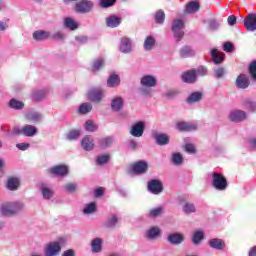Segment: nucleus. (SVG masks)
I'll return each mask as SVG.
<instances>
[{
  "instance_id": "052dcab7",
  "label": "nucleus",
  "mask_w": 256,
  "mask_h": 256,
  "mask_svg": "<svg viewBox=\"0 0 256 256\" xmlns=\"http://www.w3.org/2000/svg\"><path fill=\"white\" fill-rule=\"evenodd\" d=\"M224 74H225L224 68H217V70H215L216 78H222Z\"/></svg>"
},
{
  "instance_id": "79ce46f5",
  "label": "nucleus",
  "mask_w": 256,
  "mask_h": 256,
  "mask_svg": "<svg viewBox=\"0 0 256 256\" xmlns=\"http://www.w3.org/2000/svg\"><path fill=\"white\" fill-rule=\"evenodd\" d=\"M96 211V203H89L83 209V213L89 215L90 213H94Z\"/></svg>"
},
{
  "instance_id": "5fc2aeb1",
  "label": "nucleus",
  "mask_w": 256,
  "mask_h": 256,
  "mask_svg": "<svg viewBox=\"0 0 256 256\" xmlns=\"http://www.w3.org/2000/svg\"><path fill=\"white\" fill-rule=\"evenodd\" d=\"M108 160H109V155H107V154L98 155V157H97V163L99 165H103L104 163H107Z\"/></svg>"
},
{
  "instance_id": "6e6d98bb",
  "label": "nucleus",
  "mask_w": 256,
  "mask_h": 256,
  "mask_svg": "<svg viewBox=\"0 0 256 256\" xmlns=\"http://www.w3.org/2000/svg\"><path fill=\"white\" fill-rule=\"evenodd\" d=\"M103 64H104L103 58H99L98 60H95V62L93 63V70H99V68H101Z\"/></svg>"
},
{
  "instance_id": "2eb2a0df",
  "label": "nucleus",
  "mask_w": 256,
  "mask_h": 256,
  "mask_svg": "<svg viewBox=\"0 0 256 256\" xmlns=\"http://www.w3.org/2000/svg\"><path fill=\"white\" fill-rule=\"evenodd\" d=\"M134 173H145L148 169L147 161H137L132 166Z\"/></svg>"
},
{
  "instance_id": "69168bd1",
  "label": "nucleus",
  "mask_w": 256,
  "mask_h": 256,
  "mask_svg": "<svg viewBox=\"0 0 256 256\" xmlns=\"http://www.w3.org/2000/svg\"><path fill=\"white\" fill-rule=\"evenodd\" d=\"M16 147H18V149H21L22 151H25L26 149H28V147H30V144L22 142L21 144H17Z\"/></svg>"
},
{
  "instance_id": "6ab92c4d",
  "label": "nucleus",
  "mask_w": 256,
  "mask_h": 256,
  "mask_svg": "<svg viewBox=\"0 0 256 256\" xmlns=\"http://www.w3.org/2000/svg\"><path fill=\"white\" fill-rule=\"evenodd\" d=\"M19 185H20L19 177L8 178L7 188L10 189L11 191H15L16 189H18Z\"/></svg>"
},
{
  "instance_id": "f8f14e48",
  "label": "nucleus",
  "mask_w": 256,
  "mask_h": 256,
  "mask_svg": "<svg viewBox=\"0 0 256 256\" xmlns=\"http://www.w3.org/2000/svg\"><path fill=\"white\" fill-rule=\"evenodd\" d=\"M247 30H256V14H248L244 20Z\"/></svg>"
},
{
  "instance_id": "1a4fd4ad",
  "label": "nucleus",
  "mask_w": 256,
  "mask_h": 256,
  "mask_svg": "<svg viewBox=\"0 0 256 256\" xmlns=\"http://www.w3.org/2000/svg\"><path fill=\"white\" fill-rule=\"evenodd\" d=\"M49 171L54 175L63 176L69 173V168L67 165H55L54 167H50Z\"/></svg>"
},
{
  "instance_id": "603ef678",
  "label": "nucleus",
  "mask_w": 256,
  "mask_h": 256,
  "mask_svg": "<svg viewBox=\"0 0 256 256\" xmlns=\"http://www.w3.org/2000/svg\"><path fill=\"white\" fill-rule=\"evenodd\" d=\"M249 72H250L252 78H254V80H256V60H254V62H251L250 66H249Z\"/></svg>"
},
{
  "instance_id": "bb28decb",
  "label": "nucleus",
  "mask_w": 256,
  "mask_h": 256,
  "mask_svg": "<svg viewBox=\"0 0 256 256\" xmlns=\"http://www.w3.org/2000/svg\"><path fill=\"white\" fill-rule=\"evenodd\" d=\"M50 32H47V30H36L33 33V38L35 40H44L45 38H49Z\"/></svg>"
},
{
  "instance_id": "4c0bfd02",
  "label": "nucleus",
  "mask_w": 256,
  "mask_h": 256,
  "mask_svg": "<svg viewBox=\"0 0 256 256\" xmlns=\"http://www.w3.org/2000/svg\"><path fill=\"white\" fill-rule=\"evenodd\" d=\"M155 44V38L153 36H148L144 42V48L146 50H151Z\"/></svg>"
},
{
  "instance_id": "393cba45",
  "label": "nucleus",
  "mask_w": 256,
  "mask_h": 256,
  "mask_svg": "<svg viewBox=\"0 0 256 256\" xmlns=\"http://www.w3.org/2000/svg\"><path fill=\"white\" fill-rule=\"evenodd\" d=\"M107 26H110L111 28H115L116 26H119L121 24V18L119 16H109L106 20Z\"/></svg>"
},
{
  "instance_id": "aec40b11",
  "label": "nucleus",
  "mask_w": 256,
  "mask_h": 256,
  "mask_svg": "<svg viewBox=\"0 0 256 256\" xmlns=\"http://www.w3.org/2000/svg\"><path fill=\"white\" fill-rule=\"evenodd\" d=\"M157 80L154 76H143L141 78V84L142 86H148L152 88L153 86H156Z\"/></svg>"
},
{
  "instance_id": "4d7b16f0",
  "label": "nucleus",
  "mask_w": 256,
  "mask_h": 256,
  "mask_svg": "<svg viewBox=\"0 0 256 256\" xmlns=\"http://www.w3.org/2000/svg\"><path fill=\"white\" fill-rule=\"evenodd\" d=\"M223 47H224V50L226 52H233V50L235 48V46H234V44L232 42H224V46Z\"/></svg>"
},
{
  "instance_id": "4be33fe9",
  "label": "nucleus",
  "mask_w": 256,
  "mask_h": 256,
  "mask_svg": "<svg viewBox=\"0 0 256 256\" xmlns=\"http://www.w3.org/2000/svg\"><path fill=\"white\" fill-rule=\"evenodd\" d=\"M168 241L173 245H179L180 243H183L184 237L180 233H173L172 235H169Z\"/></svg>"
},
{
  "instance_id": "b1692460",
  "label": "nucleus",
  "mask_w": 256,
  "mask_h": 256,
  "mask_svg": "<svg viewBox=\"0 0 256 256\" xmlns=\"http://www.w3.org/2000/svg\"><path fill=\"white\" fill-rule=\"evenodd\" d=\"M209 245L212 249L222 250L225 247V242L222 239H211Z\"/></svg>"
},
{
  "instance_id": "8fccbe9b",
  "label": "nucleus",
  "mask_w": 256,
  "mask_h": 256,
  "mask_svg": "<svg viewBox=\"0 0 256 256\" xmlns=\"http://www.w3.org/2000/svg\"><path fill=\"white\" fill-rule=\"evenodd\" d=\"M117 221H118L117 215H111V217L108 219L106 225H107V227H115Z\"/></svg>"
},
{
  "instance_id": "f3484780",
  "label": "nucleus",
  "mask_w": 256,
  "mask_h": 256,
  "mask_svg": "<svg viewBox=\"0 0 256 256\" xmlns=\"http://www.w3.org/2000/svg\"><path fill=\"white\" fill-rule=\"evenodd\" d=\"M211 56L215 64H221L225 58V54H223V52H219L217 48H213L211 50Z\"/></svg>"
},
{
  "instance_id": "c03bdc74",
  "label": "nucleus",
  "mask_w": 256,
  "mask_h": 256,
  "mask_svg": "<svg viewBox=\"0 0 256 256\" xmlns=\"http://www.w3.org/2000/svg\"><path fill=\"white\" fill-rule=\"evenodd\" d=\"M183 211L184 213H195L196 211V207L193 203H185V205L183 206Z\"/></svg>"
},
{
  "instance_id": "e433bc0d",
  "label": "nucleus",
  "mask_w": 256,
  "mask_h": 256,
  "mask_svg": "<svg viewBox=\"0 0 256 256\" xmlns=\"http://www.w3.org/2000/svg\"><path fill=\"white\" fill-rule=\"evenodd\" d=\"M26 118L28 120H31L32 122H39L42 116L38 112H29L28 114H26Z\"/></svg>"
},
{
  "instance_id": "f257e3e1",
  "label": "nucleus",
  "mask_w": 256,
  "mask_h": 256,
  "mask_svg": "<svg viewBox=\"0 0 256 256\" xmlns=\"http://www.w3.org/2000/svg\"><path fill=\"white\" fill-rule=\"evenodd\" d=\"M24 204L21 201H15L13 203H3L0 207L2 215L9 216L14 215L22 211Z\"/></svg>"
},
{
  "instance_id": "f03ea898",
  "label": "nucleus",
  "mask_w": 256,
  "mask_h": 256,
  "mask_svg": "<svg viewBox=\"0 0 256 256\" xmlns=\"http://www.w3.org/2000/svg\"><path fill=\"white\" fill-rule=\"evenodd\" d=\"M65 243V239H59V241H53L49 243L45 248V256H56L60 253L63 245ZM31 256H41V255H31Z\"/></svg>"
},
{
  "instance_id": "c9c22d12",
  "label": "nucleus",
  "mask_w": 256,
  "mask_h": 256,
  "mask_svg": "<svg viewBox=\"0 0 256 256\" xmlns=\"http://www.w3.org/2000/svg\"><path fill=\"white\" fill-rule=\"evenodd\" d=\"M91 110H92V104H90L89 102H86L80 105L79 113L88 114L89 112H91Z\"/></svg>"
},
{
  "instance_id": "f704fd0d",
  "label": "nucleus",
  "mask_w": 256,
  "mask_h": 256,
  "mask_svg": "<svg viewBox=\"0 0 256 256\" xmlns=\"http://www.w3.org/2000/svg\"><path fill=\"white\" fill-rule=\"evenodd\" d=\"M200 100H202V93L201 92H193L192 94H190V96L188 98V103L193 104L194 102H199Z\"/></svg>"
},
{
  "instance_id": "cd10ccee",
  "label": "nucleus",
  "mask_w": 256,
  "mask_h": 256,
  "mask_svg": "<svg viewBox=\"0 0 256 256\" xmlns=\"http://www.w3.org/2000/svg\"><path fill=\"white\" fill-rule=\"evenodd\" d=\"M102 243L103 241L99 237L93 239L91 244L93 253H100V251H102Z\"/></svg>"
},
{
  "instance_id": "c85d7f7f",
  "label": "nucleus",
  "mask_w": 256,
  "mask_h": 256,
  "mask_svg": "<svg viewBox=\"0 0 256 256\" xmlns=\"http://www.w3.org/2000/svg\"><path fill=\"white\" fill-rule=\"evenodd\" d=\"M200 8V4L199 2H195V0H191V2H188V4H186V12L189 13H193V12H197Z\"/></svg>"
},
{
  "instance_id": "c756f323",
  "label": "nucleus",
  "mask_w": 256,
  "mask_h": 256,
  "mask_svg": "<svg viewBox=\"0 0 256 256\" xmlns=\"http://www.w3.org/2000/svg\"><path fill=\"white\" fill-rule=\"evenodd\" d=\"M160 235V229L159 227H151V229H148L146 232V237L148 239H155Z\"/></svg>"
},
{
  "instance_id": "4468645a",
  "label": "nucleus",
  "mask_w": 256,
  "mask_h": 256,
  "mask_svg": "<svg viewBox=\"0 0 256 256\" xmlns=\"http://www.w3.org/2000/svg\"><path fill=\"white\" fill-rule=\"evenodd\" d=\"M250 84V80L248 78V76H246V74H240L236 80V86L238 88H242V89H245V88H248Z\"/></svg>"
},
{
  "instance_id": "7ed1b4c3",
  "label": "nucleus",
  "mask_w": 256,
  "mask_h": 256,
  "mask_svg": "<svg viewBox=\"0 0 256 256\" xmlns=\"http://www.w3.org/2000/svg\"><path fill=\"white\" fill-rule=\"evenodd\" d=\"M212 184L215 189L224 191L227 189L228 181L223 173L214 172L212 173Z\"/></svg>"
},
{
  "instance_id": "2f4dec72",
  "label": "nucleus",
  "mask_w": 256,
  "mask_h": 256,
  "mask_svg": "<svg viewBox=\"0 0 256 256\" xmlns=\"http://www.w3.org/2000/svg\"><path fill=\"white\" fill-rule=\"evenodd\" d=\"M64 25L66 26V28H69L70 30H76V28H78V23L70 17L64 19Z\"/></svg>"
},
{
  "instance_id": "473e14b6",
  "label": "nucleus",
  "mask_w": 256,
  "mask_h": 256,
  "mask_svg": "<svg viewBox=\"0 0 256 256\" xmlns=\"http://www.w3.org/2000/svg\"><path fill=\"white\" fill-rule=\"evenodd\" d=\"M84 128L87 132H96L98 130V126L93 120H87L86 124H84Z\"/></svg>"
},
{
  "instance_id": "0e129e2a",
  "label": "nucleus",
  "mask_w": 256,
  "mask_h": 256,
  "mask_svg": "<svg viewBox=\"0 0 256 256\" xmlns=\"http://www.w3.org/2000/svg\"><path fill=\"white\" fill-rule=\"evenodd\" d=\"M185 149L188 153H195L196 151V147L193 144H186Z\"/></svg>"
},
{
  "instance_id": "ddd939ff",
  "label": "nucleus",
  "mask_w": 256,
  "mask_h": 256,
  "mask_svg": "<svg viewBox=\"0 0 256 256\" xmlns=\"http://www.w3.org/2000/svg\"><path fill=\"white\" fill-rule=\"evenodd\" d=\"M246 119V112L242 110H234L230 113V120L232 122H243Z\"/></svg>"
},
{
  "instance_id": "a878e982",
  "label": "nucleus",
  "mask_w": 256,
  "mask_h": 256,
  "mask_svg": "<svg viewBox=\"0 0 256 256\" xmlns=\"http://www.w3.org/2000/svg\"><path fill=\"white\" fill-rule=\"evenodd\" d=\"M120 84V78L117 74H111L107 80V85L110 88H114L115 86H119Z\"/></svg>"
},
{
  "instance_id": "bf43d9fd",
  "label": "nucleus",
  "mask_w": 256,
  "mask_h": 256,
  "mask_svg": "<svg viewBox=\"0 0 256 256\" xmlns=\"http://www.w3.org/2000/svg\"><path fill=\"white\" fill-rule=\"evenodd\" d=\"M208 72V69L206 68V66H199V68L197 69V74H200L201 76H205Z\"/></svg>"
},
{
  "instance_id": "423d86ee",
  "label": "nucleus",
  "mask_w": 256,
  "mask_h": 256,
  "mask_svg": "<svg viewBox=\"0 0 256 256\" xmlns=\"http://www.w3.org/2000/svg\"><path fill=\"white\" fill-rule=\"evenodd\" d=\"M148 190L155 195L163 191V183L159 179H152L148 182Z\"/></svg>"
},
{
  "instance_id": "a19ab883",
  "label": "nucleus",
  "mask_w": 256,
  "mask_h": 256,
  "mask_svg": "<svg viewBox=\"0 0 256 256\" xmlns=\"http://www.w3.org/2000/svg\"><path fill=\"white\" fill-rule=\"evenodd\" d=\"M202 239H204L203 231H196L193 234L192 242L195 243V244H198V243H200V241H202Z\"/></svg>"
},
{
  "instance_id": "58836bf2",
  "label": "nucleus",
  "mask_w": 256,
  "mask_h": 256,
  "mask_svg": "<svg viewBox=\"0 0 256 256\" xmlns=\"http://www.w3.org/2000/svg\"><path fill=\"white\" fill-rule=\"evenodd\" d=\"M10 108H14V110H21L24 108L23 102H20L19 100H15L14 98L10 100Z\"/></svg>"
},
{
  "instance_id": "13d9d810",
  "label": "nucleus",
  "mask_w": 256,
  "mask_h": 256,
  "mask_svg": "<svg viewBox=\"0 0 256 256\" xmlns=\"http://www.w3.org/2000/svg\"><path fill=\"white\" fill-rule=\"evenodd\" d=\"M64 188L66 191H75L77 189V184L76 183H67L64 185Z\"/></svg>"
},
{
  "instance_id": "774afa93",
  "label": "nucleus",
  "mask_w": 256,
  "mask_h": 256,
  "mask_svg": "<svg viewBox=\"0 0 256 256\" xmlns=\"http://www.w3.org/2000/svg\"><path fill=\"white\" fill-rule=\"evenodd\" d=\"M62 256H75V251H73V249H68V251H64Z\"/></svg>"
},
{
  "instance_id": "7c9ffc66",
  "label": "nucleus",
  "mask_w": 256,
  "mask_h": 256,
  "mask_svg": "<svg viewBox=\"0 0 256 256\" xmlns=\"http://www.w3.org/2000/svg\"><path fill=\"white\" fill-rule=\"evenodd\" d=\"M123 104H124L123 98L117 97L112 100L111 106L113 110L119 111L121 110V108H123Z\"/></svg>"
},
{
  "instance_id": "864d4df0",
  "label": "nucleus",
  "mask_w": 256,
  "mask_h": 256,
  "mask_svg": "<svg viewBox=\"0 0 256 256\" xmlns=\"http://www.w3.org/2000/svg\"><path fill=\"white\" fill-rule=\"evenodd\" d=\"M116 0H100V5L103 8H108L109 6L115 5Z\"/></svg>"
},
{
  "instance_id": "a18cd8bd",
  "label": "nucleus",
  "mask_w": 256,
  "mask_h": 256,
  "mask_svg": "<svg viewBox=\"0 0 256 256\" xmlns=\"http://www.w3.org/2000/svg\"><path fill=\"white\" fill-rule=\"evenodd\" d=\"M155 20L156 22L162 24L165 20V12L164 10H158L155 14Z\"/></svg>"
},
{
  "instance_id": "e2e57ef3",
  "label": "nucleus",
  "mask_w": 256,
  "mask_h": 256,
  "mask_svg": "<svg viewBox=\"0 0 256 256\" xmlns=\"http://www.w3.org/2000/svg\"><path fill=\"white\" fill-rule=\"evenodd\" d=\"M237 22V18L234 14L228 16V24H230V26H233L234 24H236Z\"/></svg>"
},
{
  "instance_id": "5701e85b",
  "label": "nucleus",
  "mask_w": 256,
  "mask_h": 256,
  "mask_svg": "<svg viewBox=\"0 0 256 256\" xmlns=\"http://www.w3.org/2000/svg\"><path fill=\"white\" fill-rule=\"evenodd\" d=\"M180 56H182V58L195 56V50H193L191 46H183V48L180 49Z\"/></svg>"
},
{
  "instance_id": "a211bd4d",
  "label": "nucleus",
  "mask_w": 256,
  "mask_h": 256,
  "mask_svg": "<svg viewBox=\"0 0 256 256\" xmlns=\"http://www.w3.org/2000/svg\"><path fill=\"white\" fill-rule=\"evenodd\" d=\"M94 145V140L93 138H91V136H85L84 138H82L81 146L86 151H91V149L94 148Z\"/></svg>"
},
{
  "instance_id": "3c124183",
  "label": "nucleus",
  "mask_w": 256,
  "mask_h": 256,
  "mask_svg": "<svg viewBox=\"0 0 256 256\" xmlns=\"http://www.w3.org/2000/svg\"><path fill=\"white\" fill-rule=\"evenodd\" d=\"M172 159L173 163H175L176 165L183 163V155H181V153H174Z\"/></svg>"
},
{
  "instance_id": "39448f33",
  "label": "nucleus",
  "mask_w": 256,
  "mask_h": 256,
  "mask_svg": "<svg viewBox=\"0 0 256 256\" xmlns=\"http://www.w3.org/2000/svg\"><path fill=\"white\" fill-rule=\"evenodd\" d=\"M12 134L14 135H26L27 137H33V135L37 134V128L35 126H24L23 128L15 127L12 130Z\"/></svg>"
},
{
  "instance_id": "9b49d317",
  "label": "nucleus",
  "mask_w": 256,
  "mask_h": 256,
  "mask_svg": "<svg viewBox=\"0 0 256 256\" xmlns=\"http://www.w3.org/2000/svg\"><path fill=\"white\" fill-rule=\"evenodd\" d=\"M197 124H191L190 122H178L177 130L180 132H191L193 130H197Z\"/></svg>"
},
{
  "instance_id": "09e8293b",
  "label": "nucleus",
  "mask_w": 256,
  "mask_h": 256,
  "mask_svg": "<svg viewBox=\"0 0 256 256\" xmlns=\"http://www.w3.org/2000/svg\"><path fill=\"white\" fill-rule=\"evenodd\" d=\"M112 143H113V138H103L100 141V146L103 148H106V147H110V145H112Z\"/></svg>"
},
{
  "instance_id": "dca6fc26",
  "label": "nucleus",
  "mask_w": 256,
  "mask_h": 256,
  "mask_svg": "<svg viewBox=\"0 0 256 256\" xmlns=\"http://www.w3.org/2000/svg\"><path fill=\"white\" fill-rule=\"evenodd\" d=\"M182 80L189 84L195 82L197 80V72H195V70H188V72H184V74H182Z\"/></svg>"
},
{
  "instance_id": "6e6552de",
  "label": "nucleus",
  "mask_w": 256,
  "mask_h": 256,
  "mask_svg": "<svg viewBox=\"0 0 256 256\" xmlns=\"http://www.w3.org/2000/svg\"><path fill=\"white\" fill-rule=\"evenodd\" d=\"M103 96L104 91L101 88H92V90L88 92V99L92 102H101Z\"/></svg>"
},
{
  "instance_id": "338daca9",
  "label": "nucleus",
  "mask_w": 256,
  "mask_h": 256,
  "mask_svg": "<svg viewBox=\"0 0 256 256\" xmlns=\"http://www.w3.org/2000/svg\"><path fill=\"white\" fill-rule=\"evenodd\" d=\"M220 24L219 22H217V20H211L210 21V28H212L213 30L219 28Z\"/></svg>"
},
{
  "instance_id": "20e7f679",
  "label": "nucleus",
  "mask_w": 256,
  "mask_h": 256,
  "mask_svg": "<svg viewBox=\"0 0 256 256\" xmlns=\"http://www.w3.org/2000/svg\"><path fill=\"white\" fill-rule=\"evenodd\" d=\"M183 28H185L183 20H180L179 18L175 19L172 24V30L177 41H180L185 34Z\"/></svg>"
},
{
  "instance_id": "9d476101",
  "label": "nucleus",
  "mask_w": 256,
  "mask_h": 256,
  "mask_svg": "<svg viewBox=\"0 0 256 256\" xmlns=\"http://www.w3.org/2000/svg\"><path fill=\"white\" fill-rule=\"evenodd\" d=\"M144 130V122H137L132 126L130 134L134 135V137H142V135L144 134Z\"/></svg>"
},
{
  "instance_id": "37998d69",
  "label": "nucleus",
  "mask_w": 256,
  "mask_h": 256,
  "mask_svg": "<svg viewBox=\"0 0 256 256\" xmlns=\"http://www.w3.org/2000/svg\"><path fill=\"white\" fill-rule=\"evenodd\" d=\"M42 195L44 199H51L54 195V191L49 189V187H42Z\"/></svg>"
},
{
  "instance_id": "de8ad7c7",
  "label": "nucleus",
  "mask_w": 256,
  "mask_h": 256,
  "mask_svg": "<svg viewBox=\"0 0 256 256\" xmlns=\"http://www.w3.org/2000/svg\"><path fill=\"white\" fill-rule=\"evenodd\" d=\"M80 135V130H71V132L67 134V139H70V141H72V139H77V137H80Z\"/></svg>"
},
{
  "instance_id": "ea45409f",
  "label": "nucleus",
  "mask_w": 256,
  "mask_h": 256,
  "mask_svg": "<svg viewBox=\"0 0 256 256\" xmlns=\"http://www.w3.org/2000/svg\"><path fill=\"white\" fill-rule=\"evenodd\" d=\"M46 94L47 92H45V90H38L37 92H33L32 98L36 102H39L40 100H42V98H44V96H46Z\"/></svg>"
},
{
  "instance_id": "0eeeda50",
  "label": "nucleus",
  "mask_w": 256,
  "mask_h": 256,
  "mask_svg": "<svg viewBox=\"0 0 256 256\" xmlns=\"http://www.w3.org/2000/svg\"><path fill=\"white\" fill-rule=\"evenodd\" d=\"M94 4L92 0H80V2H76V11L77 12H90L92 10Z\"/></svg>"
},
{
  "instance_id": "680f3d73",
  "label": "nucleus",
  "mask_w": 256,
  "mask_h": 256,
  "mask_svg": "<svg viewBox=\"0 0 256 256\" xmlns=\"http://www.w3.org/2000/svg\"><path fill=\"white\" fill-rule=\"evenodd\" d=\"M246 107L248 108V110H251V112H255L256 102H247Z\"/></svg>"
},
{
  "instance_id": "49530a36",
  "label": "nucleus",
  "mask_w": 256,
  "mask_h": 256,
  "mask_svg": "<svg viewBox=\"0 0 256 256\" xmlns=\"http://www.w3.org/2000/svg\"><path fill=\"white\" fill-rule=\"evenodd\" d=\"M163 212V207H156L155 209H151L149 216L150 217H158Z\"/></svg>"
},
{
  "instance_id": "412c9836",
  "label": "nucleus",
  "mask_w": 256,
  "mask_h": 256,
  "mask_svg": "<svg viewBox=\"0 0 256 256\" xmlns=\"http://www.w3.org/2000/svg\"><path fill=\"white\" fill-rule=\"evenodd\" d=\"M120 50L121 52H131L132 42L130 38H122L121 44H120Z\"/></svg>"
},
{
  "instance_id": "72a5a7b5",
  "label": "nucleus",
  "mask_w": 256,
  "mask_h": 256,
  "mask_svg": "<svg viewBox=\"0 0 256 256\" xmlns=\"http://www.w3.org/2000/svg\"><path fill=\"white\" fill-rule=\"evenodd\" d=\"M169 139L167 134H156V143H158V145H166V143H169Z\"/></svg>"
}]
</instances>
